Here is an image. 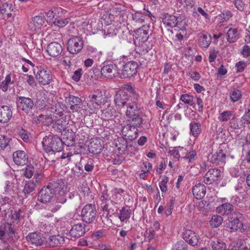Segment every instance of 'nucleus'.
<instances>
[{"instance_id":"obj_25","label":"nucleus","mask_w":250,"mask_h":250,"mask_svg":"<svg viewBox=\"0 0 250 250\" xmlns=\"http://www.w3.org/2000/svg\"><path fill=\"white\" fill-rule=\"evenodd\" d=\"M62 50V45L57 42L50 43L46 49L48 54L52 57H56L59 56L61 54Z\"/></svg>"},{"instance_id":"obj_10","label":"nucleus","mask_w":250,"mask_h":250,"mask_svg":"<svg viewBox=\"0 0 250 250\" xmlns=\"http://www.w3.org/2000/svg\"><path fill=\"white\" fill-rule=\"evenodd\" d=\"M87 105L90 110H93L98 105L104 104L106 102L102 91H97L95 94L89 96Z\"/></svg>"},{"instance_id":"obj_36","label":"nucleus","mask_w":250,"mask_h":250,"mask_svg":"<svg viewBox=\"0 0 250 250\" xmlns=\"http://www.w3.org/2000/svg\"><path fill=\"white\" fill-rule=\"evenodd\" d=\"M228 92L229 99L232 103L238 102L242 97V91L236 87H231Z\"/></svg>"},{"instance_id":"obj_3","label":"nucleus","mask_w":250,"mask_h":250,"mask_svg":"<svg viewBox=\"0 0 250 250\" xmlns=\"http://www.w3.org/2000/svg\"><path fill=\"white\" fill-rule=\"evenodd\" d=\"M149 19L153 21H155L156 18L148 10L144 8L143 11H135L131 13V23L136 26L146 23Z\"/></svg>"},{"instance_id":"obj_48","label":"nucleus","mask_w":250,"mask_h":250,"mask_svg":"<svg viewBox=\"0 0 250 250\" xmlns=\"http://www.w3.org/2000/svg\"><path fill=\"white\" fill-rule=\"evenodd\" d=\"M213 250H226V244L221 239H214L210 244Z\"/></svg>"},{"instance_id":"obj_15","label":"nucleus","mask_w":250,"mask_h":250,"mask_svg":"<svg viewBox=\"0 0 250 250\" xmlns=\"http://www.w3.org/2000/svg\"><path fill=\"white\" fill-rule=\"evenodd\" d=\"M183 238L187 243L192 246L197 245L199 242V235L195 231L190 229H186L183 232Z\"/></svg>"},{"instance_id":"obj_46","label":"nucleus","mask_w":250,"mask_h":250,"mask_svg":"<svg viewBox=\"0 0 250 250\" xmlns=\"http://www.w3.org/2000/svg\"><path fill=\"white\" fill-rule=\"evenodd\" d=\"M11 6L7 3H4L0 6V13L2 16L3 19L7 20L12 16L10 12Z\"/></svg>"},{"instance_id":"obj_14","label":"nucleus","mask_w":250,"mask_h":250,"mask_svg":"<svg viewBox=\"0 0 250 250\" xmlns=\"http://www.w3.org/2000/svg\"><path fill=\"white\" fill-rule=\"evenodd\" d=\"M125 28L126 26L124 24L116 22L106 25L104 31L105 36L113 37L116 36L120 31L123 32L124 29Z\"/></svg>"},{"instance_id":"obj_37","label":"nucleus","mask_w":250,"mask_h":250,"mask_svg":"<svg viewBox=\"0 0 250 250\" xmlns=\"http://www.w3.org/2000/svg\"><path fill=\"white\" fill-rule=\"evenodd\" d=\"M64 241L63 237L60 235L50 236L46 240V242L50 247L58 246Z\"/></svg>"},{"instance_id":"obj_47","label":"nucleus","mask_w":250,"mask_h":250,"mask_svg":"<svg viewBox=\"0 0 250 250\" xmlns=\"http://www.w3.org/2000/svg\"><path fill=\"white\" fill-rule=\"evenodd\" d=\"M136 101L134 102L133 103L127 106L126 111V116L127 118L131 117L134 115L139 114L138 107L137 104L135 103Z\"/></svg>"},{"instance_id":"obj_27","label":"nucleus","mask_w":250,"mask_h":250,"mask_svg":"<svg viewBox=\"0 0 250 250\" xmlns=\"http://www.w3.org/2000/svg\"><path fill=\"white\" fill-rule=\"evenodd\" d=\"M119 90L122 91L125 94H127L128 97L132 98L134 102L138 101L139 98V95L136 92L135 87L131 83L123 85L122 88Z\"/></svg>"},{"instance_id":"obj_28","label":"nucleus","mask_w":250,"mask_h":250,"mask_svg":"<svg viewBox=\"0 0 250 250\" xmlns=\"http://www.w3.org/2000/svg\"><path fill=\"white\" fill-rule=\"evenodd\" d=\"M103 147L101 144L100 138H95L91 140L88 146V151L93 154H99L101 152Z\"/></svg>"},{"instance_id":"obj_33","label":"nucleus","mask_w":250,"mask_h":250,"mask_svg":"<svg viewBox=\"0 0 250 250\" xmlns=\"http://www.w3.org/2000/svg\"><path fill=\"white\" fill-rule=\"evenodd\" d=\"M234 207L232 204L224 203L216 208V212L222 215H228L233 211Z\"/></svg>"},{"instance_id":"obj_29","label":"nucleus","mask_w":250,"mask_h":250,"mask_svg":"<svg viewBox=\"0 0 250 250\" xmlns=\"http://www.w3.org/2000/svg\"><path fill=\"white\" fill-rule=\"evenodd\" d=\"M14 234V231L11 225L7 224L4 226H0V239H9L12 238Z\"/></svg>"},{"instance_id":"obj_13","label":"nucleus","mask_w":250,"mask_h":250,"mask_svg":"<svg viewBox=\"0 0 250 250\" xmlns=\"http://www.w3.org/2000/svg\"><path fill=\"white\" fill-rule=\"evenodd\" d=\"M17 108L25 113L30 111L34 106L33 100L28 97L20 96L16 100Z\"/></svg>"},{"instance_id":"obj_7","label":"nucleus","mask_w":250,"mask_h":250,"mask_svg":"<svg viewBox=\"0 0 250 250\" xmlns=\"http://www.w3.org/2000/svg\"><path fill=\"white\" fill-rule=\"evenodd\" d=\"M242 216L240 212H234L229 217L228 227L230 229L231 232L235 231L239 229L242 232H245V229L243 228V224L240 220Z\"/></svg>"},{"instance_id":"obj_64","label":"nucleus","mask_w":250,"mask_h":250,"mask_svg":"<svg viewBox=\"0 0 250 250\" xmlns=\"http://www.w3.org/2000/svg\"><path fill=\"white\" fill-rule=\"evenodd\" d=\"M18 134L19 136L24 142H26L29 140V133L25 129L20 128L18 129Z\"/></svg>"},{"instance_id":"obj_19","label":"nucleus","mask_w":250,"mask_h":250,"mask_svg":"<svg viewBox=\"0 0 250 250\" xmlns=\"http://www.w3.org/2000/svg\"><path fill=\"white\" fill-rule=\"evenodd\" d=\"M101 75L104 77L110 78L116 77L118 74L117 67L114 64H109L104 66L101 69Z\"/></svg>"},{"instance_id":"obj_63","label":"nucleus","mask_w":250,"mask_h":250,"mask_svg":"<svg viewBox=\"0 0 250 250\" xmlns=\"http://www.w3.org/2000/svg\"><path fill=\"white\" fill-rule=\"evenodd\" d=\"M172 250H188L187 245L183 241H178L173 247Z\"/></svg>"},{"instance_id":"obj_45","label":"nucleus","mask_w":250,"mask_h":250,"mask_svg":"<svg viewBox=\"0 0 250 250\" xmlns=\"http://www.w3.org/2000/svg\"><path fill=\"white\" fill-rule=\"evenodd\" d=\"M36 187L33 180H29L25 182L22 191L25 195H28L35 190Z\"/></svg>"},{"instance_id":"obj_32","label":"nucleus","mask_w":250,"mask_h":250,"mask_svg":"<svg viewBox=\"0 0 250 250\" xmlns=\"http://www.w3.org/2000/svg\"><path fill=\"white\" fill-rule=\"evenodd\" d=\"M132 214V211L130 207L125 206L119 210L118 213V216L121 222H127V220L130 218Z\"/></svg>"},{"instance_id":"obj_56","label":"nucleus","mask_w":250,"mask_h":250,"mask_svg":"<svg viewBox=\"0 0 250 250\" xmlns=\"http://www.w3.org/2000/svg\"><path fill=\"white\" fill-rule=\"evenodd\" d=\"M186 155L181 156V159L187 161L188 163L193 162L196 159V152L195 150H192L188 152L187 151L185 153Z\"/></svg>"},{"instance_id":"obj_52","label":"nucleus","mask_w":250,"mask_h":250,"mask_svg":"<svg viewBox=\"0 0 250 250\" xmlns=\"http://www.w3.org/2000/svg\"><path fill=\"white\" fill-rule=\"evenodd\" d=\"M66 121L62 118L58 120L56 123L53 125V128L58 132H62L66 129Z\"/></svg>"},{"instance_id":"obj_49","label":"nucleus","mask_w":250,"mask_h":250,"mask_svg":"<svg viewBox=\"0 0 250 250\" xmlns=\"http://www.w3.org/2000/svg\"><path fill=\"white\" fill-rule=\"evenodd\" d=\"M245 167L243 165H236L229 169V173L232 177H238L241 175L242 172L245 173L244 171Z\"/></svg>"},{"instance_id":"obj_62","label":"nucleus","mask_w":250,"mask_h":250,"mask_svg":"<svg viewBox=\"0 0 250 250\" xmlns=\"http://www.w3.org/2000/svg\"><path fill=\"white\" fill-rule=\"evenodd\" d=\"M104 235V230L99 229L94 231L91 234V238L93 241H97L103 238Z\"/></svg>"},{"instance_id":"obj_4","label":"nucleus","mask_w":250,"mask_h":250,"mask_svg":"<svg viewBox=\"0 0 250 250\" xmlns=\"http://www.w3.org/2000/svg\"><path fill=\"white\" fill-rule=\"evenodd\" d=\"M162 22L167 26L173 28L177 27L183 33H186L187 24L184 20H180L178 18L173 15L164 13L162 15Z\"/></svg>"},{"instance_id":"obj_20","label":"nucleus","mask_w":250,"mask_h":250,"mask_svg":"<svg viewBox=\"0 0 250 250\" xmlns=\"http://www.w3.org/2000/svg\"><path fill=\"white\" fill-rule=\"evenodd\" d=\"M148 31L149 26L143 25L135 31L134 36L139 42H145L147 41L149 38Z\"/></svg>"},{"instance_id":"obj_35","label":"nucleus","mask_w":250,"mask_h":250,"mask_svg":"<svg viewBox=\"0 0 250 250\" xmlns=\"http://www.w3.org/2000/svg\"><path fill=\"white\" fill-rule=\"evenodd\" d=\"M190 134L195 138H198L202 131V125L200 123L192 121L189 125Z\"/></svg>"},{"instance_id":"obj_51","label":"nucleus","mask_w":250,"mask_h":250,"mask_svg":"<svg viewBox=\"0 0 250 250\" xmlns=\"http://www.w3.org/2000/svg\"><path fill=\"white\" fill-rule=\"evenodd\" d=\"M12 83L11 75V74H8L6 76L4 80L0 83V89L5 92L7 91L9 85Z\"/></svg>"},{"instance_id":"obj_1","label":"nucleus","mask_w":250,"mask_h":250,"mask_svg":"<svg viewBox=\"0 0 250 250\" xmlns=\"http://www.w3.org/2000/svg\"><path fill=\"white\" fill-rule=\"evenodd\" d=\"M78 216L75 215L67 214L61 219V221L63 223L67 222L72 225L69 231L70 239H76L84 235L86 232L85 225L83 223H76Z\"/></svg>"},{"instance_id":"obj_16","label":"nucleus","mask_w":250,"mask_h":250,"mask_svg":"<svg viewBox=\"0 0 250 250\" xmlns=\"http://www.w3.org/2000/svg\"><path fill=\"white\" fill-rule=\"evenodd\" d=\"M220 176L219 170L216 168L210 169L203 177V181L206 184L210 185L217 181Z\"/></svg>"},{"instance_id":"obj_38","label":"nucleus","mask_w":250,"mask_h":250,"mask_svg":"<svg viewBox=\"0 0 250 250\" xmlns=\"http://www.w3.org/2000/svg\"><path fill=\"white\" fill-rule=\"evenodd\" d=\"M127 122L129 125L136 127L138 129L141 126L143 123L142 118L141 117L140 114L134 115L131 117L127 118Z\"/></svg>"},{"instance_id":"obj_44","label":"nucleus","mask_w":250,"mask_h":250,"mask_svg":"<svg viewBox=\"0 0 250 250\" xmlns=\"http://www.w3.org/2000/svg\"><path fill=\"white\" fill-rule=\"evenodd\" d=\"M228 41L230 43L235 42L239 38L238 30L236 28H229L227 34Z\"/></svg>"},{"instance_id":"obj_11","label":"nucleus","mask_w":250,"mask_h":250,"mask_svg":"<svg viewBox=\"0 0 250 250\" xmlns=\"http://www.w3.org/2000/svg\"><path fill=\"white\" fill-rule=\"evenodd\" d=\"M38 68L36 74V78L39 83L41 85H45L49 84L52 80V75L50 70L41 67Z\"/></svg>"},{"instance_id":"obj_59","label":"nucleus","mask_w":250,"mask_h":250,"mask_svg":"<svg viewBox=\"0 0 250 250\" xmlns=\"http://www.w3.org/2000/svg\"><path fill=\"white\" fill-rule=\"evenodd\" d=\"M51 111L59 117L63 115V108L60 103H57L52 106L51 108Z\"/></svg>"},{"instance_id":"obj_58","label":"nucleus","mask_w":250,"mask_h":250,"mask_svg":"<svg viewBox=\"0 0 250 250\" xmlns=\"http://www.w3.org/2000/svg\"><path fill=\"white\" fill-rule=\"evenodd\" d=\"M70 21V19L69 18H66L65 19L56 18L53 22L56 26H57L59 27H63L69 22Z\"/></svg>"},{"instance_id":"obj_34","label":"nucleus","mask_w":250,"mask_h":250,"mask_svg":"<svg viewBox=\"0 0 250 250\" xmlns=\"http://www.w3.org/2000/svg\"><path fill=\"white\" fill-rule=\"evenodd\" d=\"M26 240L28 242L36 246L42 245L44 241V238L36 232H32L26 236Z\"/></svg>"},{"instance_id":"obj_43","label":"nucleus","mask_w":250,"mask_h":250,"mask_svg":"<svg viewBox=\"0 0 250 250\" xmlns=\"http://www.w3.org/2000/svg\"><path fill=\"white\" fill-rule=\"evenodd\" d=\"M185 151H186V149L182 147H173L169 148L168 153L174 158L179 159L181 158V155L185 153Z\"/></svg>"},{"instance_id":"obj_21","label":"nucleus","mask_w":250,"mask_h":250,"mask_svg":"<svg viewBox=\"0 0 250 250\" xmlns=\"http://www.w3.org/2000/svg\"><path fill=\"white\" fill-rule=\"evenodd\" d=\"M13 161L16 164L23 166L28 162V156L23 150H18L13 154Z\"/></svg>"},{"instance_id":"obj_39","label":"nucleus","mask_w":250,"mask_h":250,"mask_svg":"<svg viewBox=\"0 0 250 250\" xmlns=\"http://www.w3.org/2000/svg\"><path fill=\"white\" fill-rule=\"evenodd\" d=\"M247 249L246 243L241 239L232 242L229 247V250H247Z\"/></svg>"},{"instance_id":"obj_17","label":"nucleus","mask_w":250,"mask_h":250,"mask_svg":"<svg viewBox=\"0 0 250 250\" xmlns=\"http://www.w3.org/2000/svg\"><path fill=\"white\" fill-rule=\"evenodd\" d=\"M138 131V129L130 126L128 124L125 125L122 127L123 135L130 141L133 140L137 137Z\"/></svg>"},{"instance_id":"obj_6","label":"nucleus","mask_w":250,"mask_h":250,"mask_svg":"<svg viewBox=\"0 0 250 250\" xmlns=\"http://www.w3.org/2000/svg\"><path fill=\"white\" fill-rule=\"evenodd\" d=\"M82 220L86 223L91 224L96 221L97 211L94 205H86L82 209Z\"/></svg>"},{"instance_id":"obj_61","label":"nucleus","mask_w":250,"mask_h":250,"mask_svg":"<svg viewBox=\"0 0 250 250\" xmlns=\"http://www.w3.org/2000/svg\"><path fill=\"white\" fill-rule=\"evenodd\" d=\"M66 102L70 105L80 104L82 102L80 98L73 95H70L66 98Z\"/></svg>"},{"instance_id":"obj_54","label":"nucleus","mask_w":250,"mask_h":250,"mask_svg":"<svg viewBox=\"0 0 250 250\" xmlns=\"http://www.w3.org/2000/svg\"><path fill=\"white\" fill-rule=\"evenodd\" d=\"M223 220V218L221 216L214 215L212 216L209 224L212 228H216L222 224Z\"/></svg>"},{"instance_id":"obj_23","label":"nucleus","mask_w":250,"mask_h":250,"mask_svg":"<svg viewBox=\"0 0 250 250\" xmlns=\"http://www.w3.org/2000/svg\"><path fill=\"white\" fill-rule=\"evenodd\" d=\"M129 98L127 94L122 91H118L114 96V102L115 104L119 108L122 107L125 105L128 101Z\"/></svg>"},{"instance_id":"obj_41","label":"nucleus","mask_w":250,"mask_h":250,"mask_svg":"<svg viewBox=\"0 0 250 250\" xmlns=\"http://www.w3.org/2000/svg\"><path fill=\"white\" fill-rule=\"evenodd\" d=\"M81 167H84L85 170L87 172L91 171L94 168V160L93 159H81L80 162Z\"/></svg>"},{"instance_id":"obj_53","label":"nucleus","mask_w":250,"mask_h":250,"mask_svg":"<svg viewBox=\"0 0 250 250\" xmlns=\"http://www.w3.org/2000/svg\"><path fill=\"white\" fill-rule=\"evenodd\" d=\"M199 13L203 16L208 21H210V17L208 13L203 10L201 7H198L196 9L195 8L193 11V16L195 18L199 16Z\"/></svg>"},{"instance_id":"obj_18","label":"nucleus","mask_w":250,"mask_h":250,"mask_svg":"<svg viewBox=\"0 0 250 250\" xmlns=\"http://www.w3.org/2000/svg\"><path fill=\"white\" fill-rule=\"evenodd\" d=\"M66 201L65 197H58L56 199L51 200L46 205L45 208L53 213L57 211L61 207V204L65 203Z\"/></svg>"},{"instance_id":"obj_24","label":"nucleus","mask_w":250,"mask_h":250,"mask_svg":"<svg viewBox=\"0 0 250 250\" xmlns=\"http://www.w3.org/2000/svg\"><path fill=\"white\" fill-rule=\"evenodd\" d=\"M12 111L10 106L7 105H0V122L6 123L12 118Z\"/></svg>"},{"instance_id":"obj_5","label":"nucleus","mask_w":250,"mask_h":250,"mask_svg":"<svg viewBox=\"0 0 250 250\" xmlns=\"http://www.w3.org/2000/svg\"><path fill=\"white\" fill-rule=\"evenodd\" d=\"M101 207L104 211H106L107 214H112L114 213V207L117 210L119 207L118 204L112 200H111L107 193V190L104 189L102 191L100 197Z\"/></svg>"},{"instance_id":"obj_30","label":"nucleus","mask_w":250,"mask_h":250,"mask_svg":"<svg viewBox=\"0 0 250 250\" xmlns=\"http://www.w3.org/2000/svg\"><path fill=\"white\" fill-rule=\"evenodd\" d=\"M192 193L196 199H201L206 194V188L203 184L198 183L193 187Z\"/></svg>"},{"instance_id":"obj_55","label":"nucleus","mask_w":250,"mask_h":250,"mask_svg":"<svg viewBox=\"0 0 250 250\" xmlns=\"http://www.w3.org/2000/svg\"><path fill=\"white\" fill-rule=\"evenodd\" d=\"M180 100L184 104L190 106H193L194 104V97L189 94L182 95L180 97Z\"/></svg>"},{"instance_id":"obj_22","label":"nucleus","mask_w":250,"mask_h":250,"mask_svg":"<svg viewBox=\"0 0 250 250\" xmlns=\"http://www.w3.org/2000/svg\"><path fill=\"white\" fill-rule=\"evenodd\" d=\"M48 186L51 187L52 191L55 194H59L61 197H65V188L64 183L61 180H58L52 183H50Z\"/></svg>"},{"instance_id":"obj_60","label":"nucleus","mask_w":250,"mask_h":250,"mask_svg":"<svg viewBox=\"0 0 250 250\" xmlns=\"http://www.w3.org/2000/svg\"><path fill=\"white\" fill-rule=\"evenodd\" d=\"M35 173V168L32 165L27 166L24 170L23 175L28 179L31 178Z\"/></svg>"},{"instance_id":"obj_50","label":"nucleus","mask_w":250,"mask_h":250,"mask_svg":"<svg viewBox=\"0 0 250 250\" xmlns=\"http://www.w3.org/2000/svg\"><path fill=\"white\" fill-rule=\"evenodd\" d=\"M233 115V112L230 110H225L220 113L218 117V119L221 122L229 121Z\"/></svg>"},{"instance_id":"obj_40","label":"nucleus","mask_w":250,"mask_h":250,"mask_svg":"<svg viewBox=\"0 0 250 250\" xmlns=\"http://www.w3.org/2000/svg\"><path fill=\"white\" fill-rule=\"evenodd\" d=\"M62 9L60 7H53L45 12L47 18V21H51L60 12H62Z\"/></svg>"},{"instance_id":"obj_8","label":"nucleus","mask_w":250,"mask_h":250,"mask_svg":"<svg viewBox=\"0 0 250 250\" xmlns=\"http://www.w3.org/2000/svg\"><path fill=\"white\" fill-rule=\"evenodd\" d=\"M83 46V42L82 38L79 36H72L67 41V49L72 54L79 53Z\"/></svg>"},{"instance_id":"obj_9","label":"nucleus","mask_w":250,"mask_h":250,"mask_svg":"<svg viewBox=\"0 0 250 250\" xmlns=\"http://www.w3.org/2000/svg\"><path fill=\"white\" fill-rule=\"evenodd\" d=\"M138 64L136 62L131 61L123 64L121 73V77L127 78L133 77L136 74Z\"/></svg>"},{"instance_id":"obj_2","label":"nucleus","mask_w":250,"mask_h":250,"mask_svg":"<svg viewBox=\"0 0 250 250\" xmlns=\"http://www.w3.org/2000/svg\"><path fill=\"white\" fill-rule=\"evenodd\" d=\"M42 145L44 150L47 152H60L63 149L61 139L56 135L49 134L43 138Z\"/></svg>"},{"instance_id":"obj_26","label":"nucleus","mask_w":250,"mask_h":250,"mask_svg":"<svg viewBox=\"0 0 250 250\" xmlns=\"http://www.w3.org/2000/svg\"><path fill=\"white\" fill-rule=\"evenodd\" d=\"M45 19L43 16L38 15L32 18L29 22L28 26L29 29L32 31H35L41 28L45 22Z\"/></svg>"},{"instance_id":"obj_31","label":"nucleus","mask_w":250,"mask_h":250,"mask_svg":"<svg viewBox=\"0 0 250 250\" xmlns=\"http://www.w3.org/2000/svg\"><path fill=\"white\" fill-rule=\"evenodd\" d=\"M212 41L211 36L208 33L203 32L200 33L198 39V44L202 48H207Z\"/></svg>"},{"instance_id":"obj_12","label":"nucleus","mask_w":250,"mask_h":250,"mask_svg":"<svg viewBox=\"0 0 250 250\" xmlns=\"http://www.w3.org/2000/svg\"><path fill=\"white\" fill-rule=\"evenodd\" d=\"M54 195L50 186H44L38 193L37 200L43 204H47L53 198Z\"/></svg>"},{"instance_id":"obj_57","label":"nucleus","mask_w":250,"mask_h":250,"mask_svg":"<svg viewBox=\"0 0 250 250\" xmlns=\"http://www.w3.org/2000/svg\"><path fill=\"white\" fill-rule=\"evenodd\" d=\"M11 219L13 223L18 224L22 218L21 210L19 209L18 210H14L11 213Z\"/></svg>"},{"instance_id":"obj_42","label":"nucleus","mask_w":250,"mask_h":250,"mask_svg":"<svg viewBox=\"0 0 250 250\" xmlns=\"http://www.w3.org/2000/svg\"><path fill=\"white\" fill-rule=\"evenodd\" d=\"M232 16V13L229 10H224L221 14L216 16V19L219 23H221L229 20Z\"/></svg>"}]
</instances>
